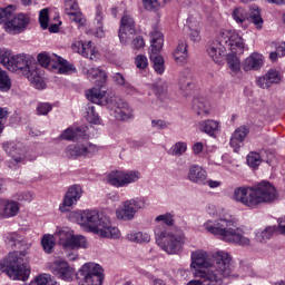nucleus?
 <instances>
[{
  "mask_svg": "<svg viewBox=\"0 0 285 285\" xmlns=\"http://www.w3.org/2000/svg\"><path fill=\"white\" fill-rule=\"evenodd\" d=\"M3 150L8 155L12 156V159L13 161H16V164H21V161H23V156H17L21 155V149H19V145H16L14 142L3 144Z\"/></svg>",
  "mask_w": 285,
  "mask_h": 285,
  "instance_id": "33",
  "label": "nucleus"
},
{
  "mask_svg": "<svg viewBox=\"0 0 285 285\" xmlns=\"http://www.w3.org/2000/svg\"><path fill=\"white\" fill-rule=\"evenodd\" d=\"M151 126L154 128H157V130H166V128H168L169 124L166 122L165 120H153Z\"/></svg>",
  "mask_w": 285,
  "mask_h": 285,
  "instance_id": "59",
  "label": "nucleus"
},
{
  "mask_svg": "<svg viewBox=\"0 0 285 285\" xmlns=\"http://www.w3.org/2000/svg\"><path fill=\"white\" fill-rule=\"evenodd\" d=\"M8 119V110L0 107V132H3V126Z\"/></svg>",
  "mask_w": 285,
  "mask_h": 285,
  "instance_id": "60",
  "label": "nucleus"
},
{
  "mask_svg": "<svg viewBox=\"0 0 285 285\" xmlns=\"http://www.w3.org/2000/svg\"><path fill=\"white\" fill-rule=\"evenodd\" d=\"M12 87V82H10V77L3 69L0 68V90L1 92H8Z\"/></svg>",
  "mask_w": 285,
  "mask_h": 285,
  "instance_id": "45",
  "label": "nucleus"
},
{
  "mask_svg": "<svg viewBox=\"0 0 285 285\" xmlns=\"http://www.w3.org/2000/svg\"><path fill=\"white\" fill-rule=\"evenodd\" d=\"M107 108L114 111L112 115L118 121H128L134 117L130 105L117 96L110 97V102Z\"/></svg>",
  "mask_w": 285,
  "mask_h": 285,
  "instance_id": "15",
  "label": "nucleus"
},
{
  "mask_svg": "<svg viewBox=\"0 0 285 285\" xmlns=\"http://www.w3.org/2000/svg\"><path fill=\"white\" fill-rule=\"evenodd\" d=\"M273 233H275V227H267L265 230L256 233V242L264 244L273 237Z\"/></svg>",
  "mask_w": 285,
  "mask_h": 285,
  "instance_id": "47",
  "label": "nucleus"
},
{
  "mask_svg": "<svg viewBox=\"0 0 285 285\" xmlns=\"http://www.w3.org/2000/svg\"><path fill=\"white\" fill-rule=\"evenodd\" d=\"M145 10L149 12H157L159 10V0H142Z\"/></svg>",
  "mask_w": 285,
  "mask_h": 285,
  "instance_id": "52",
  "label": "nucleus"
},
{
  "mask_svg": "<svg viewBox=\"0 0 285 285\" xmlns=\"http://www.w3.org/2000/svg\"><path fill=\"white\" fill-rule=\"evenodd\" d=\"M3 66L11 72L21 70L22 75L28 79V81H30V83H33L38 90L45 88L46 83L41 77V68H39V65L35 62L32 57L23 53L12 56V51L8 50Z\"/></svg>",
  "mask_w": 285,
  "mask_h": 285,
  "instance_id": "6",
  "label": "nucleus"
},
{
  "mask_svg": "<svg viewBox=\"0 0 285 285\" xmlns=\"http://www.w3.org/2000/svg\"><path fill=\"white\" fill-rule=\"evenodd\" d=\"M51 273L59 277V279H63L65 282H72L75 279V268H72L68 262L66 261H55L50 266Z\"/></svg>",
  "mask_w": 285,
  "mask_h": 285,
  "instance_id": "19",
  "label": "nucleus"
},
{
  "mask_svg": "<svg viewBox=\"0 0 285 285\" xmlns=\"http://www.w3.org/2000/svg\"><path fill=\"white\" fill-rule=\"evenodd\" d=\"M151 55L150 61L154 63V70L157 75H164L166 68L164 67V57L159 56V51L164 48V33L154 31L151 33Z\"/></svg>",
  "mask_w": 285,
  "mask_h": 285,
  "instance_id": "14",
  "label": "nucleus"
},
{
  "mask_svg": "<svg viewBox=\"0 0 285 285\" xmlns=\"http://www.w3.org/2000/svg\"><path fill=\"white\" fill-rule=\"evenodd\" d=\"M247 21L253 23L257 30L264 28V19L262 18V10L257 4H252L249 12H247Z\"/></svg>",
  "mask_w": 285,
  "mask_h": 285,
  "instance_id": "27",
  "label": "nucleus"
},
{
  "mask_svg": "<svg viewBox=\"0 0 285 285\" xmlns=\"http://www.w3.org/2000/svg\"><path fill=\"white\" fill-rule=\"evenodd\" d=\"M55 57H57V55L50 56L48 52H41L37 57L38 63L42 68H48V70H52L53 63H56V61H57V59Z\"/></svg>",
  "mask_w": 285,
  "mask_h": 285,
  "instance_id": "35",
  "label": "nucleus"
},
{
  "mask_svg": "<svg viewBox=\"0 0 285 285\" xmlns=\"http://www.w3.org/2000/svg\"><path fill=\"white\" fill-rule=\"evenodd\" d=\"M173 55L178 66H184V63H188V52L174 51Z\"/></svg>",
  "mask_w": 285,
  "mask_h": 285,
  "instance_id": "53",
  "label": "nucleus"
},
{
  "mask_svg": "<svg viewBox=\"0 0 285 285\" xmlns=\"http://www.w3.org/2000/svg\"><path fill=\"white\" fill-rule=\"evenodd\" d=\"M79 248H88V240L83 235H72L69 243V250H79Z\"/></svg>",
  "mask_w": 285,
  "mask_h": 285,
  "instance_id": "36",
  "label": "nucleus"
},
{
  "mask_svg": "<svg viewBox=\"0 0 285 285\" xmlns=\"http://www.w3.org/2000/svg\"><path fill=\"white\" fill-rule=\"evenodd\" d=\"M188 28V37L190 41H194V43H199V41H202V27H199V23L190 22Z\"/></svg>",
  "mask_w": 285,
  "mask_h": 285,
  "instance_id": "40",
  "label": "nucleus"
},
{
  "mask_svg": "<svg viewBox=\"0 0 285 285\" xmlns=\"http://www.w3.org/2000/svg\"><path fill=\"white\" fill-rule=\"evenodd\" d=\"M155 95L160 101L168 99V85H157L155 88Z\"/></svg>",
  "mask_w": 285,
  "mask_h": 285,
  "instance_id": "48",
  "label": "nucleus"
},
{
  "mask_svg": "<svg viewBox=\"0 0 285 285\" xmlns=\"http://www.w3.org/2000/svg\"><path fill=\"white\" fill-rule=\"evenodd\" d=\"M87 120L89 124H95L96 126H101V117L95 110V106L89 105L87 108Z\"/></svg>",
  "mask_w": 285,
  "mask_h": 285,
  "instance_id": "44",
  "label": "nucleus"
},
{
  "mask_svg": "<svg viewBox=\"0 0 285 285\" xmlns=\"http://www.w3.org/2000/svg\"><path fill=\"white\" fill-rule=\"evenodd\" d=\"M146 208V199L144 198H131L121 203L116 209V217L121 222H132L138 210Z\"/></svg>",
  "mask_w": 285,
  "mask_h": 285,
  "instance_id": "12",
  "label": "nucleus"
},
{
  "mask_svg": "<svg viewBox=\"0 0 285 285\" xmlns=\"http://www.w3.org/2000/svg\"><path fill=\"white\" fill-rule=\"evenodd\" d=\"M81 195H83L81 186H70L63 197L62 204L59 206L60 213H68V210H70V208L81 199Z\"/></svg>",
  "mask_w": 285,
  "mask_h": 285,
  "instance_id": "18",
  "label": "nucleus"
},
{
  "mask_svg": "<svg viewBox=\"0 0 285 285\" xmlns=\"http://www.w3.org/2000/svg\"><path fill=\"white\" fill-rule=\"evenodd\" d=\"M247 164L250 168H257L262 164V156L255 151L249 153Z\"/></svg>",
  "mask_w": 285,
  "mask_h": 285,
  "instance_id": "49",
  "label": "nucleus"
},
{
  "mask_svg": "<svg viewBox=\"0 0 285 285\" xmlns=\"http://www.w3.org/2000/svg\"><path fill=\"white\" fill-rule=\"evenodd\" d=\"M232 17L236 23H244L248 21V11L242 7H236L232 12Z\"/></svg>",
  "mask_w": 285,
  "mask_h": 285,
  "instance_id": "43",
  "label": "nucleus"
},
{
  "mask_svg": "<svg viewBox=\"0 0 285 285\" xmlns=\"http://www.w3.org/2000/svg\"><path fill=\"white\" fill-rule=\"evenodd\" d=\"M248 136V128L246 127H238L230 138V146L234 148V151L237 153L242 145L244 144V139Z\"/></svg>",
  "mask_w": 285,
  "mask_h": 285,
  "instance_id": "26",
  "label": "nucleus"
},
{
  "mask_svg": "<svg viewBox=\"0 0 285 285\" xmlns=\"http://www.w3.org/2000/svg\"><path fill=\"white\" fill-rule=\"evenodd\" d=\"M77 224L85 228H90L91 233L107 239H119L121 232L118 227L112 226L110 217L98 213L97 210L86 209L75 214Z\"/></svg>",
  "mask_w": 285,
  "mask_h": 285,
  "instance_id": "5",
  "label": "nucleus"
},
{
  "mask_svg": "<svg viewBox=\"0 0 285 285\" xmlns=\"http://www.w3.org/2000/svg\"><path fill=\"white\" fill-rule=\"evenodd\" d=\"M156 222H164L167 226H173L175 224V219H173L171 214H163L156 217Z\"/></svg>",
  "mask_w": 285,
  "mask_h": 285,
  "instance_id": "55",
  "label": "nucleus"
},
{
  "mask_svg": "<svg viewBox=\"0 0 285 285\" xmlns=\"http://www.w3.org/2000/svg\"><path fill=\"white\" fill-rule=\"evenodd\" d=\"M73 52H78V55H82L87 59H91L95 61L97 59V47L92 45V41L83 42L81 40L73 42L72 45Z\"/></svg>",
  "mask_w": 285,
  "mask_h": 285,
  "instance_id": "21",
  "label": "nucleus"
},
{
  "mask_svg": "<svg viewBox=\"0 0 285 285\" xmlns=\"http://www.w3.org/2000/svg\"><path fill=\"white\" fill-rule=\"evenodd\" d=\"M87 75L91 82L95 83V87L86 92L88 101L98 106H107L108 108L110 106V97H108L106 87H104L107 78L106 71L100 68H90Z\"/></svg>",
  "mask_w": 285,
  "mask_h": 285,
  "instance_id": "8",
  "label": "nucleus"
},
{
  "mask_svg": "<svg viewBox=\"0 0 285 285\" xmlns=\"http://www.w3.org/2000/svg\"><path fill=\"white\" fill-rule=\"evenodd\" d=\"M187 179L191 181V184H197L198 186H206V180L208 179V173L204 167L199 165H191L189 167Z\"/></svg>",
  "mask_w": 285,
  "mask_h": 285,
  "instance_id": "22",
  "label": "nucleus"
},
{
  "mask_svg": "<svg viewBox=\"0 0 285 285\" xmlns=\"http://www.w3.org/2000/svg\"><path fill=\"white\" fill-rule=\"evenodd\" d=\"M135 63L136 68H139V70H146V68H148V58L144 55H138Z\"/></svg>",
  "mask_w": 285,
  "mask_h": 285,
  "instance_id": "54",
  "label": "nucleus"
},
{
  "mask_svg": "<svg viewBox=\"0 0 285 285\" xmlns=\"http://www.w3.org/2000/svg\"><path fill=\"white\" fill-rule=\"evenodd\" d=\"M198 279H191L186 285H210L213 276H195Z\"/></svg>",
  "mask_w": 285,
  "mask_h": 285,
  "instance_id": "50",
  "label": "nucleus"
},
{
  "mask_svg": "<svg viewBox=\"0 0 285 285\" xmlns=\"http://www.w3.org/2000/svg\"><path fill=\"white\" fill-rule=\"evenodd\" d=\"M41 244H42V248H43L45 253L50 255L52 253V250H55V246L57 243L55 240L53 235L46 234V235H43V237L41 239Z\"/></svg>",
  "mask_w": 285,
  "mask_h": 285,
  "instance_id": "41",
  "label": "nucleus"
},
{
  "mask_svg": "<svg viewBox=\"0 0 285 285\" xmlns=\"http://www.w3.org/2000/svg\"><path fill=\"white\" fill-rule=\"evenodd\" d=\"M56 62L53 63L52 72H57L58 75H70V72H75V66L70 65L67 60L59 56H55Z\"/></svg>",
  "mask_w": 285,
  "mask_h": 285,
  "instance_id": "28",
  "label": "nucleus"
},
{
  "mask_svg": "<svg viewBox=\"0 0 285 285\" xmlns=\"http://www.w3.org/2000/svg\"><path fill=\"white\" fill-rule=\"evenodd\" d=\"M6 244L12 250L26 248V238L17 233H9L6 236Z\"/></svg>",
  "mask_w": 285,
  "mask_h": 285,
  "instance_id": "29",
  "label": "nucleus"
},
{
  "mask_svg": "<svg viewBox=\"0 0 285 285\" xmlns=\"http://www.w3.org/2000/svg\"><path fill=\"white\" fill-rule=\"evenodd\" d=\"M79 285L104 284V269L99 264L87 263L78 271Z\"/></svg>",
  "mask_w": 285,
  "mask_h": 285,
  "instance_id": "11",
  "label": "nucleus"
},
{
  "mask_svg": "<svg viewBox=\"0 0 285 285\" xmlns=\"http://www.w3.org/2000/svg\"><path fill=\"white\" fill-rule=\"evenodd\" d=\"M199 130L202 132H206L210 137L215 135V132H219V122L217 120H204L199 122Z\"/></svg>",
  "mask_w": 285,
  "mask_h": 285,
  "instance_id": "34",
  "label": "nucleus"
},
{
  "mask_svg": "<svg viewBox=\"0 0 285 285\" xmlns=\"http://www.w3.org/2000/svg\"><path fill=\"white\" fill-rule=\"evenodd\" d=\"M50 110H52V105H50L48 102L38 104V107H37L38 115H48V112H50Z\"/></svg>",
  "mask_w": 285,
  "mask_h": 285,
  "instance_id": "56",
  "label": "nucleus"
},
{
  "mask_svg": "<svg viewBox=\"0 0 285 285\" xmlns=\"http://www.w3.org/2000/svg\"><path fill=\"white\" fill-rule=\"evenodd\" d=\"M49 21H50V18L48 16V9L40 10L39 23H40L42 30H48Z\"/></svg>",
  "mask_w": 285,
  "mask_h": 285,
  "instance_id": "51",
  "label": "nucleus"
},
{
  "mask_svg": "<svg viewBox=\"0 0 285 285\" xmlns=\"http://www.w3.org/2000/svg\"><path fill=\"white\" fill-rule=\"evenodd\" d=\"M229 276L230 275L213 276L212 282H209V285H222V279H226V277Z\"/></svg>",
  "mask_w": 285,
  "mask_h": 285,
  "instance_id": "63",
  "label": "nucleus"
},
{
  "mask_svg": "<svg viewBox=\"0 0 285 285\" xmlns=\"http://www.w3.org/2000/svg\"><path fill=\"white\" fill-rule=\"evenodd\" d=\"M276 51L279 57H285V42H281L276 46Z\"/></svg>",
  "mask_w": 285,
  "mask_h": 285,
  "instance_id": "64",
  "label": "nucleus"
},
{
  "mask_svg": "<svg viewBox=\"0 0 285 285\" xmlns=\"http://www.w3.org/2000/svg\"><path fill=\"white\" fill-rule=\"evenodd\" d=\"M267 79L269 80V82L273 83H279V81H282V78L279 77V72H277V70H269L266 73Z\"/></svg>",
  "mask_w": 285,
  "mask_h": 285,
  "instance_id": "57",
  "label": "nucleus"
},
{
  "mask_svg": "<svg viewBox=\"0 0 285 285\" xmlns=\"http://www.w3.org/2000/svg\"><path fill=\"white\" fill-rule=\"evenodd\" d=\"M29 285H59V283L50 274H41L37 276Z\"/></svg>",
  "mask_w": 285,
  "mask_h": 285,
  "instance_id": "39",
  "label": "nucleus"
},
{
  "mask_svg": "<svg viewBox=\"0 0 285 285\" xmlns=\"http://www.w3.org/2000/svg\"><path fill=\"white\" fill-rule=\"evenodd\" d=\"M127 239H129V242H134L135 244H148L150 242V236L148 233L131 232L127 235Z\"/></svg>",
  "mask_w": 285,
  "mask_h": 285,
  "instance_id": "38",
  "label": "nucleus"
},
{
  "mask_svg": "<svg viewBox=\"0 0 285 285\" xmlns=\"http://www.w3.org/2000/svg\"><path fill=\"white\" fill-rule=\"evenodd\" d=\"M141 179V173L137 170H114L107 176V183L114 188H126L129 184H137Z\"/></svg>",
  "mask_w": 285,
  "mask_h": 285,
  "instance_id": "13",
  "label": "nucleus"
},
{
  "mask_svg": "<svg viewBox=\"0 0 285 285\" xmlns=\"http://www.w3.org/2000/svg\"><path fill=\"white\" fill-rule=\"evenodd\" d=\"M131 46L136 50H139V48H144V46H145L144 38L140 36H137L136 38L132 39Z\"/></svg>",
  "mask_w": 285,
  "mask_h": 285,
  "instance_id": "61",
  "label": "nucleus"
},
{
  "mask_svg": "<svg viewBox=\"0 0 285 285\" xmlns=\"http://www.w3.org/2000/svg\"><path fill=\"white\" fill-rule=\"evenodd\" d=\"M17 6L9 4L6 8H0V26L4 23V30L9 35H21L28 29L30 18L27 14L18 13L14 16Z\"/></svg>",
  "mask_w": 285,
  "mask_h": 285,
  "instance_id": "9",
  "label": "nucleus"
},
{
  "mask_svg": "<svg viewBox=\"0 0 285 285\" xmlns=\"http://www.w3.org/2000/svg\"><path fill=\"white\" fill-rule=\"evenodd\" d=\"M114 81L118 86H122L124 90H126V92H128L129 95H132L136 90L132 87V85H130V82L126 81V78H124V75H121V73H115Z\"/></svg>",
  "mask_w": 285,
  "mask_h": 285,
  "instance_id": "42",
  "label": "nucleus"
},
{
  "mask_svg": "<svg viewBox=\"0 0 285 285\" xmlns=\"http://www.w3.org/2000/svg\"><path fill=\"white\" fill-rule=\"evenodd\" d=\"M135 35H137V29L135 28V19L130 17V14L125 13L120 20L119 28V40L124 46L130 43L132 39H135Z\"/></svg>",
  "mask_w": 285,
  "mask_h": 285,
  "instance_id": "17",
  "label": "nucleus"
},
{
  "mask_svg": "<svg viewBox=\"0 0 285 285\" xmlns=\"http://www.w3.org/2000/svg\"><path fill=\"white\" fill-rule=\"evenodd\" d=\"M0 206H2L1 215L4 219L19 215V204L14 200L0 199Z\"/></svg>",
  "mask_w": 285,
  "mask_h": 285,
  "instance_id": "24",
  "label": "nucleus"
},
{
  "mask_svg": "<svg viewBox=\"0 0 285 285\" xmlns=\"http://www.w3.org/2000/svg\"><path fill=\"white\" fill-rule=\"evenodd\" d=\"M61 139L66 141H79L86 139V128L83 127H69L61 134Z\"/></svg>",
  "mask_w": 285,
  "mask_h": 285,
  "instance_id": "25",
  "label": "nucleus"
},
{
  "mask_svg": "<svg viewBox=\"0 0 285 285\" xmlns=\"http://www.w3.org/2000/svg\"><path fill=\"white\" fill-rule=\"evenodd\" d=\"M279 197L275 186L268 181H261L256 186L237 187L232 195L233 202L255 210L262 204H273Z\"/></svg>",
  "mask_w": 285,
  "mask_h": 285,
  "instance_id": "3",
  "label": "nucleus"
},
{
  "mask_svg": "<svg viewBox=\"0 0 285 285\" xmlns=\"http://www.w3.org/2000/svg\"><path fill=\"white\" fill-rule=\"evenodd\" d=\"M190 268H194L195 277H217L220 275H230L233 265H230V254L218 250L208 256L205 250L191 253Z\"/></svg>",
  "mask_w": 285,
  "mask_h": 285,
  "instance_id": "1",
  "label": "nucleus"
},
{
  "mask_svg": "<svg viewBox=\"0 0 285 285\" xmlns=\"http://www.w3.org/2000/svg\"><path fill=\"white\" fill-rule=\"evenodd\" d=\"M72 235H75V232L68 227H65L56 233V237L59 239L60 246H62L66 250H68V247L70 246Z\"/></svg>",
  "mask_w": 285,
  "mask_h": 285,
  "instance_id": "32",
  "label": "nucleus"
},
{
  "mask_svg": "<svg viewBox=\"0 0 285 285\" xmlns=\"http://www.w3.org/2000/svg\"><path fill=\"white\" fill-rule=\"evenodd\" d=\"M155 235L158 246H160L165 253H168V255H177L186 244V236L179 230L156 227Z\"/></svg>",
  "mask_w": 285,
  "mask_h": 285,
  "instance_id": "10",
  "label": "nucleus"
},
{
  "mask_svg": "<svg viewBox=\"0 0 285 285\" xmlns=\"http://www.w3.org/2000/svg\"><path fill=\"white\" fill-rule=\"evenodd\" d=\"M178 83L183 92H190L193 90L195 85H193V80L190 79V69H184L180 72Z\"/></svg>",
  "mask_w": 285,
  "mask_h": 285,
  "instance_id": "31",
  "label": "nucleus"
},
{
  "mask_svg": "<svg viewBox=\"0 0 285 285\" xmlns=\"http://www.w3.org/2000/svg\"><path fill=\"white\" fill-rule=\"evenodd\" d=\"M186 150H188V145L184 141H178L170 148V155L181 157Z\"/></svg>",
  "mask_w": 285,
  "mask_h": 285,
  "instance_id": "46",
  "label": "nucleus"
},
{
  "mask_svg": "<svg viewBox=\"0 0 285 285\" xmlns=\"http://www.w3.org/2000/svg\"><path fill=\"white\" fill-rule=\"evenodd\" d=\"M99 149L90 142L69 145L66 148V157L69 159H77V157H95Z\"/></svg>",
  "mask_w": 285,
  "mask_h": 285,
  "instance_id": "16",
  "label": "nucleus"
},
{
  "mask_svg": "<svg viewBox=\"0 0 285 285\" xmlns=\"http://www.w3.org/2000/svg\"><path fill=\"white\" fill-rule=\"evenodd\" d=\"M262 66H264V56L259 52H253L245 59L243 70H245V72L250 70H259Z\"/></svg>",
  "mask_w": 285,
  "mask_h": 285,
  "instance_id": "23",
  "label": "nucleus"
},
{
  "mask_svg": "<svg viewBox=\"0 0 285 285\" xmlns=\"http://www.w3.org/2000/svg\"><path fill=\"white\" fill-rule=\"evenodd\" d=\"M205 230L212 235L218 236V239L227 244H238V246H250L248 238L242 229L237 227V220L229 210L222 209L216 220H207L204 224Z\"/></svg>",
  "mask_w": 285,
  "mask_h": 285,
  "instance_id": "2",
  "label": "nucleus"
},
{
  "mask_svg": "<svg viewBox=\"0 0 285 285\" xmlns=\"http://www.w3.org/2000/svg\"><path fill=\"white\" fill-rule=\"evenodd\" d=\"M0 273H6L10 279L26 282L30 277V266L26 262V252H11L0 262Z\"/></svg>",
  "mask_w": 285,
  "mask_h": 285,
  "instance_id": "7",
  "label": "nucleus"
},
{
  "mask_svg": "<svg viewBox=\"0 0 285 285\" xmlns=\"http://www.w3.org/2000/svg\"><path fill=\"white\" fill-rule=\"evenodd\" d=\"M237 55L239 53H233L230 51V53H227V63L232 70V72H234L235 75L242 72V62L239 61V58L237 57Z\"/></svg>",
  "mask_w": 285,
  "mask_h": 285,
  "instance_id": "37",
  "label": "nucleus"
},
{
  "mask_svg": "<svg viewBox=\"0 0 285 285\" xmlns=\"http://www.w3.org/2000/svg\"><path fill=\"white\" fill-rule=\"evenodd\" d=\"M65 12L68 14L71 21L78 23V26H86V18L81 11H79V4L75 0H63Z\"/></svg>",
  "mask_w": 285,
  "mask_h": 285,
  "instance_id": "20",
  "label": "nucleus"
},
{
  "mask_svg": "<svg viewBox=\"0 0 285 285\" xmlns=\"http://www.w3.org/2000/svg\"><path fill=\"white\" fill-rule=\"evenodd\" d=\"M257 86H259V88H263V90H265L266 88H271L273 86V82L265 75L257 80Z\"/></svg>",
  "mask_w": 285,
  "mask_h": 285,
  "instance_id": "58",
  "label": "nucleus"
},
{
  "mask_svg": "<svg viewBox=\"0 0 285 285\" xmlns=\"http://www.w3.org/2000/svg\"><path fill=\"white\" fill-rule=\"evenodd\" d=\"M174 52H188V42L179 40L178 46Z\"/></svg>",
  "mask_w": 285,
  "mask_h": 285,
  "instance_id": "62",
  "label": "nucleus"
},
{
  "mask_svg": "<svg viewBox=\"0 0 285 285\" xmlns=\"http://www.w3.org/2000/svg\"><path fill=\"white\" fill-rule=\"evenodd\" d=\"M193 110L198 117H207L210 112V102L205 98H195L193 100Z\"/></svg>",
  "mask_w": 285,
  "mask_h": 285,
  "instance_id": "30",
  "label": "nucleus"
},
{
  "mask_svg": "<svg viewBox=\"0 0 285 285\" xmlns=\"http://www.w3.org/2000/svg\"><path fill=\"white\" fill-rule=\"evenodd\" d=\"M228 50L233 55H244V39L236 31L222 29L216 39L207 43V53L215 63H222Z\"/></svg>",
  "mask_w": 285,
  "mask_h": 285,
  "instance_id": "4",
  "label": "nucleus"
}]
</instances>
